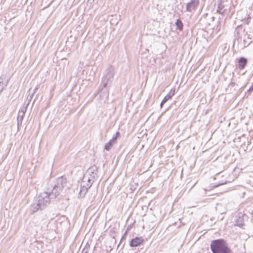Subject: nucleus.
Wrapping results in <instances>:
<instances>
[{
  "instance_id": "2eb2a0df",
  "label": "nucleus",
  "mask_w": 253,
  "mask_h": 253,
  "mask_svg": "<svg viewBox=\"0 0 253 253\" xmlns=\"http://www.w3.org/2000/svg\"><path fill=\"white\" fill-rule=\"evenodd\" d=\"M115 143L110 140L108 143H107L104 147V149L107 151H109L111 148L113 146Z\"/></svg>"
},
{
  "instance_id": "9b49d317",
  "label": "nucleus",
  "mask_w": 253,
  "mask_h": 253,
  "mask_svg": "<svg viewBox=\"0 0 253 253\" xmlns=\"http://www.w3.org/2000/svg\"><path fill=\"white\" fill-rule=\"evenodd\" d=\"M175 93L174 89H171L170 91L168 93V94L165 96V97L163 98V100L161 102L160 106L161 108H162L164 104L167 102L169 99H170L172 96L174 95Z\"/></svg>"
},
{
  "instance_id": "f8f14e48",
  "label": "nucleus",
  "mask_w": 253,
  "mask_h": 253,
  "mask_svg": "<svg viewBox=\"0 0 253 253\" xmlns=\"http://www.w3.org/2000/svg\"><path fill=\"white\" fill-rule=\"evenodd\" d=\"M247 63V59L245 57H241L238 61V67L240 69H243Z\"/></svg>"
},
{
  "instance_id": "ddd939ff",
  "label": "nucleus",
  "mask_w": 253,
  "mask_h": 253,
  "mask_svg": "<svg viewBox=\"0 0 253 253\" xmlns=\"http://www.w3.org/2000/svg\"><path fill=\"white\" fill-rule=\"evenodd\" d=\"M199 5V0H191V9L192 8L193 10H195Z\"/></svg>"
},
{
  "instance_id": "9d476101",
  "label": "nucleus",
  "mask_w": 253,
  "mask_h": 253,
  "mask_svg": "<svg viewBox=\"0 0 253 253\" xmlns=\"http://www.w3.org/2000/svg\"><path fill=\"white\" fill-rule=\"evenodd\" d=\"M144 240L141 237H136L132 239L130 242V246L132 247H137L142 244Z\"/></svg>"
},
{
  "instance_id": "1a4fd4ad",
  "label": "nucleus",
  "mask_w": 253,
  "mask_h": 253,
  "mask_svg": "<svg viewBox=\"0 0 253 253\" xmlns=\"http://www.w3.org/2000/svg\"><path fill=\"white\" fill-rule=\"evenodd\" d=\"M92 184V183L88 182L86 185H81L80 191L79 192L80 196L83 197H84L88 189L90 187Z\"/></svg>"
},
{
  "instance_id": "4be33fe9",
  "label": "nucleus",
  "mask_w": 253,
  "mask_h": 253,
  "mask_svg": "<svg viewBox=\"0 0 253 253\" xmlns=\"http://www.w3.org/2000/svg\"><path fill=\"white\" fill-rule=\"evenodd\" d=\"M220 5H219V6H218V10H217V11H218L219 12H220Z\"/></svg>"
},
{
  "instance_id": "6ab92c4d",
  "label": "nucleus",
  "mask_w": 253,
  "mask_h": 253,
  "mask_svg": "<svg viewBox=\"0 0 253 253\" xmlns=\"http://www.w3.org/2000/svg\"><path fill=\"white\" fill-rule=\"evenodd\" d=\"M4 88V84L2 81H0V93L2 92Z\"/></svg>"
},
{
  "instance_id": "423d86ee",
  "label": "nucleus",
  "mask_w": 253,
  "mask_h": 253,
  "mask_svg": "<svg viewBox=\"0 0 253 253\" xmlns=\"http://www.w3.org/2000/svg\"><path fill=\"white\" fill-rule=\"evenodd\" d=\"M26 110L27 106L21 108L19 111L17 118L18 126L22 124V121L23 120Z\"/></svg>"
},
{
  "instance_id": "dca6fc26",
  "label": "nucleus",
  "mask_w": 253,
  "mask_h": 253,
  "mask_svg": "<svg viewBox=\"0 0 253 253\" xmlns=\"http://www.w3.org/2000/svg\"><path fill=\"white\" fill-rule=\"evenodd\" d=\"M175 24L178 29H179V30H181L182 29L183 24L182 22L180 20L177 19L175 23Z\"/></svg>"
},
{
  "instance_id": "20e7f679",
  "label": "nucleus",
  "mask_w": 253,
  "mask_h": 253,
  "mask_svg": "<svg viewBox=\"0 0 253 253\" xmlns=\"http://www.w3.org/2000/svg\"><path fill=\"white\" fill-rule=\"evenodd\" d=\"M97 171L98 169L95 166L91 167L88 169L87 173L90 175V177L87 179V181L88 183H93L94 182L97 177Z\"/></svg>"
},
{
  "instance_id": "39448f33",
  "label": "nucleus",
  "mask_w": 253,
  "mask_h": 253,
  "mask_svg": "<svg viewBox=\"0 0 253 253\" xmlns=\"http://www.w3.org/2000/svg\"><path fill=\"white\" fill-rule=\"evenodd\" d=\"M109 88L107 87H103V84L101 83L100 85L98 88V93L100 92V97L101 98L104 97L107 98L109 96Z\"/></svg>"
},
{
  "instance_id": "0eeeda50",
  "label": "nucleus",
  "mask_w": 253,
  "mask_h": 253,
  "mask_svg": "<svg viewBox=\"0 0 253 253\" xmlns=\"http://www.w3.org/2000/svg\"><path fill=\"white\" fill-rule=\"evenodd\" d=\"M66 184V178L64 176H60L56 179V183L54 185L58 186L59 190H63Z\"/></svg>"
},
{
  "instance_id": "6e6552de",
  "label": "nucleus",
  "mask_w": 253,
  "mask_h": 253,
  "mask_svg": "<svg viewBox=\"0 0 253 253\" xmlns=\"http://www.w3.org/2000/svg\"><path fill=\"white\" fill-rule=\"evenodd\" d=\"M62 191V190H59L58 189V186H56L55 185L53 186L52 190L51 192H47L48 194H49V197L50 199L55 198L57 196H58L60 192Z\"/></svg>"
},
{
  "instance_id": "7ed1b4c3",
  "label": "nucleus",
  "mask_w": 253,
  "mask_h": 253,
  "mask_svg": "<svg viewBox=\"0 0 253 253\" xmlns=\"http://www.w3.org/2000/svg\"><path fill=\"white\" fill-rule=\"evenodd\" d=\"M115 75V70L112 65H109L105 71V74L102 79L101 83L103 87H106L108 84H111Z\"/></svg>"
},
{
  "instance_id": "f03ea898",
  "label": "nucleus",
  "mask_w": 253,
  "mask_h": 253,
  "mask_svg": "<svg viewBox=\"0 0 253 253\" xmlns=\"http://www.w3.org/2000/svg\"><path fill=\"white\" fill-rule=\"evenodd\" d=\"M211 249L213 253H232L227 242L223 239L212 241L211 243Z\"/></svg>"
},
{
  "instance_id": "412c9836",
  "label": "nucleus",
  "mask_w": 253,
  "mask_h": 253,
  "mask_svg": "<svg viewBox=\"0 0 253 253\" xmlns=\"http://www.w3.org/2000/svg\"><path fill=\"white\" fill-rule=\"evenodd\" d=\"M186 8L188 11H190V2L187 3Z\"/></svg>"
},
{
  "instance_id": "f257e3e1",
  "label": "nucleus",
  "mask_w": 253,
  "mask_h": 253,
  "mask_svg": "<svg viewBox=\"0 0 253 253\" xmlns=\"http://www.w3.org/2000/svg\"><path fill=\"white\" fill-rule=\"evenodd\" d=\"M49 194L47 192H44L40 194L35 200L32 205V213L39 210H42L47 206L50 202Z\"/></svg>"
},
{
  "instance_id": "4468645a",
  "label": "nucleus",
  "mask_w": 253,
  "mask_h": 253,
  "mask_svg": "<svg viewBox=\"0 0 253 253\" xmlns=\"http://www.w3.org/2000/svg\"><path fill=\"white\" fill-rule=\"evenodd\" d=\"M236 224L237 226L242 227L244 225V219L242 217H239L236 220Z\"/></svg>"
},
{
  "instance_id": "aec40b11",
  "label": "nucleus",
  "mask_w": 253,
  "mask_h": 253,
  "mask_svg": "<svg viewBox=\"0 0 253 253\" xmlns=\"http://www.w3.org/2000/svg\"><path fill=\"white\" fill-rule=\"evenodd\" d=\"M253 90V83L252 84V85L250 86V88L248 90V91L249 92H252Z\"/></svg>"
},
{
  "instance_id": "a211bd4d",
  "label": "nucleus",
  "mask_w": 253,
  "mask_h": 253,
  "mask_svg": "<svg viewBox=\"0 0 253 253\" xmlns=\"http://www.w3.org/2000/svg\"><path fill=\"white\" fill-rule=\"evenodd\" d=\"M89 250V246L87 247L86 246L83 249L82 251V253H88Z\"/></svg>"
},
{
  "instance_id": "f3484780",
  "label": "nucleus",
  "mask_w": 253,
  "mask_h": 253,
  "mask_svg": "<svg viewBox=\"0 0 253 253\" xmlns=\"http://www.w3.org/2000/svg\"><path fill=\"white\" fill-rule=\"evenodd\" d=\"M120 132L119 131H117L115 134L113 136V137L110 140L113 143H115L117 138L120 136Z\"/></svg>"
}]
</instances>
